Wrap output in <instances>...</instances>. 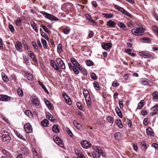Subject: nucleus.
Returning <instances> with one entry per match:
<instances>
[{"instance_id":"f257e3e1","label":"nucleus","mask_w":158,"mask_h":158,"mask_svg":"<svg viewBox=\"0 0 158 158\" xmlns=\"http://www.w3.org/2000/svg\"><path fill=\"white\" fill-rule=\"evenodd\" d=\"M94 150L92 152V155L94 158H99L102 155L104 156L105 155L104 150L103 148L100 147H95L93 148Z\"/></svg>"},{"instance_id":"f03ea898","label":"nucleus","mask_w":158,"mask_h":158,"mask_svg":"<svg viewBox=\"0 0 158 158\" xmlns=\"http://www.w3.org/2000/svg\"><path fill=\"white\" fill-rule=\"evenodd\" d=\"M71 61L73 65L77 67V68L80 71H81L82 73L84 75H87L86 70L84 68L82 67L78 62L77 61V60H70Z\"/></svg>"},{"instance_id":"7ed1b4c3","label":"nucleus","mask_w":158,"mask_h":158,"mask_svg":"<svg viewBox=\"0 0 158 158\" xmlns=\"http://www.w3.org/2000/svg\"><path fill=\"white\" fill-rule=\"evenodd\" d=\"M10 137L9 135V133L5 130H3V135L2 136L1 139L2 141L7 143L10 142Z\"/></svg>"},{"instance_id":"20e7f679","label":"nucleus","mask_w":158,"mask_h":158,"mask_svg":"<svg viewBox=\"0 0 158 158\" xmlns=\"http://www.w3.org/2000/svg\"><path fill=\"white\" fill-rule=\"evenodd\" d=\"M145 30L142 27H135L131 30L132 33L135 35H142Z\"/></svg>"},{"instance_id":"39448f33","label":"nucleus","mask_w":158,"mask_h":158,"mask_svg":"<svg viewBox=\"0 0 158 158\" xmlns=\"http://www.w3.org/2000/svg\"><path fill=\"white\" fill-rule=\"evenodd\" d=\"M41 13L45 17L48 19L53 21H58L59 19L54 15L49 14L45 11H41Z\"/></svg>"},{"instance_id":"423d86ee","label":"nucleus","mask_w":158,"mask_h":158,"mask_svg":"<svg viewBox=\"0 0 158 158\" xmlns=\"http://www.w3.org/2000/svg\"><path fill=\"white\" fill-rule=\"evenodd\" d=\"M139 55L145 58H153L154 55L150 54L146 51H142L139 52Z\"/></svg>"},{"instance_id":"0eeeda50","label":"nucleus","mask_w":158,"mask_h":158,"mask_svg":"<svg viewBox=\"0 0 158 158\" xmlns=\"http://www.w3.org/2000/svg\"><path fill=\"white\" fill-rule=\"evenodd\" d=\"M53 139L56 143L61 147L63 148L64 146V143L59 137L54 136Z\"/></svg>"},{"instance_id":"6e6552de","label":"nucleus","mask_w":158,"mask_h":158,"mask_svg":"<svg viewBox=\"0 0 158 158\" xmlns=\"http://www.w3.org/2000/svg\"><path fill=\"white\" fill-rule=\"evenodd\" d=\"M24 128L26 132L27 133H30L32 132V128L31 125L29 123L25 124L24 126Z\"/></svg>"},{"instance_id":"1a4fd4ad","label":"nucleus","mask_w":158,"mask_h":158,"mask_svg":"<svg viewBox=\"0 0 158 158\" xmlns=\"http://www.w3.org/2000/svg\"><path fill=\"white\" fill-rule=\"evenodd\" d=\"M51 66L53 67L55 70L60 72L61 69L59 68L58 64H57L53 60H51L50 61Z\"/></svg>"},{"instance_id":"9d476101","label":"nucleus","mask_w":158,"mask_h":158,"mask_svg":"<svg viewBox=\"0 0 158 158\" xmlns=\"http://www.w3.org/2000/svg\"><path fill=\"white\" fill-rule=\"evenodd\" d=\"M112 46V44L110 43H103L102 44V47L105 50H108L110 49Z\"/></svg>"},{"instance_id":"9b49d317","label":"nucleus","mask_w":158,"mask_h":158,"mask_svg":"<svg viewBox=\"0 0 158 158\" xmlns=\"http://www.w3.org/2000/svg\"><path fill=\"white\" fill-rule=\"evenodd\" d=\"M63 96L66 102L69 105H71L72 102L70 98L67 95L66 93H63L62 95Z\"/></svg>"},{"instance_id":"f8f14e48","label":"nucleus","mask_w":158,"mask_h":158,"mask_svg":"<svg viewBox=\"0 0 158 158\" xmlns=\"http://www.w3.org/2000/svg\"><path fill=\"white\" fill-rule=\"evenodd\" d=\"M82 146L84 148H87L90 146V143L89 141L84 140L82 141L81 143Z\"/></svg>"},{"instance_id":"ddd939ff","label":"nucleus","mask_w":158,"mask_h":158,"mask_svg":"<svg viewBox=\"0 0 158 158\" xmlns=\"http://www.w3.org/2000/svg\"><path fill=\"white\" fill-rule=\"evenodd\" d=\"M32 98L31 101L32 103L36 106H38L40 104V102L38 98L35 96H32Z\"/></svg>"},{"instance_id":"4468645a","label":"nucleus","mask_w":158,"mask_h":158,"mask_svg":"<svg viewBox=\"0 0 158 158\" xmlns=\"http://www.w3.org/2000/svg\"><path fill=\"white\" fill-rule=\"evenodd\" d=\"M15 47L16 50L19 52H21L23 51L22 49V45L20 42L18 41L16 42Z\"/></svg>"},{"instance_id":"2eb2a0df","label":"nucleus","mask_w":158,"mask_h":158,"mask_svg":"<svg viewBox=\"0 0 158 158\" xmlns=\"http://www.w3.org/2000/svg\"><path fill=\"white\" fill-rule=\"evenodd\" d=\"M56 62L58 66H60L62 69H65V66L62 60H56Z\"/></svg>"},{"instance_id":"dca6fc26","label":"nucleus","mask_w":158,"mask_h":158,"mask_svg":"<svg viewBox=\"0 0 158 158\" xmlns=\"http://www.w3.org/2000/svg\"><path fill=\"white\" fill-rule=\"evenodd\" d=\"M10 98L6 95H0V101H8L10 100Z\"/></svg>"},{"instance_id":"f3484780","label":"nucleus","mask_w":158,"mask_h":158,"mask_svg":"<svg viewBox=\"0 0 158 158\" xmlns=\"http://www.w3.org/2000/svg\"><path fill=\"white\" fill-rule=\"evenodd\" d=\"M73 124L75 127H76L77 128L80 130H83V127L82 125L77 123V121L74 120L73 121Z\"/></svg>"},{"instance_id":"a211bd4d","label":"nucleus","mask_w":158,"mask_h":158,"mask_svg":"<svg viewBox=\"0 0 158 158\" xmlns=\"http://www.w3.org/2000/svg\"><path fill=\"white\" fill-rule=\"evenodd\" d=\"M106 25L111 27H114L116 25V23L111 20H109L107 22Z\"/></svg>"},{"instance_id":"6ab92c4d","label":"nucleus","mask_w":158,"mask_h":158,"mask_svg":"<svg viewBox=\"0 0 158 158\" xmlns=\"http://www.w3.org/2000/svg\"><path fill=\"white\" fill-rule=\"evenodd\" d=\"M25 77L28 80L30 81L32 80L33 79L32 74L30 73H26L25 75Z\"/></svg>"},{"instance_id":"aec40b11","label":"nucleus","mask_w":158,"mask_h":158,"mask_svg":"<svg viewBox=\"0 0 158 158\" xmlns=\"http://www.w3.org/2000/svg\"><path fill=\"white\" fill-rule=\"evenodd\" d=\"M22 19L21 18H19L15 21V23L16 26H20L22 25Z\"/></svg>"},{"instance_id":"412c9836","label":"nucleus","mask_w":158,"mask_h":158,"mask_svg":"<svg viewBox=\"0 0 158 158\" xmlns=\"http://www.w3.org/2000/svg\"><path fill=\"white\" fill-rule=\"evenodd\" d=\"M146 133L148 136H153L154 133L153 132V130L150 128H148L147 129Z\"/></svg>"},{"instance_id":"4be33fe9","label":"nucleus","mask_w":158,"mask_h":158,"mask_svg":"<svg viewBox=\"0 0 158 158\" xmlns=\"http://www.w3.org/2000/svg\"><path fill=\"white\" fill-rule=\"evenodd\" d=\"M87 105L89 108L92 107V102L91 100L90 97L85 99Z\"/></svg>"},{"instance_id":"5701e85b","label":"nucleus","mask_w":158,"mask_h":158,"mask_svg":"<svg viewBox=\"0 0 158 158\" xmlns=\"http://www.w3.org/2000/svg\"><path fill=\"white\" fill-rule=\"evenodd\" d=\"M83 94L85 99L90 98L89 93L88 91L86 89H85L83 91Z\"/></svg>"},{"instance_id":"b1692460","label":"nucleus","mask_w":158,"mask_h":158,"mask_svg":"<svg viewBox=\"0 0 158 158\" xmlns=\"http://www.w3.org/2000/svg\"><path fill=\"white\" fill-rule=\"evenodd\" d=\"M115 110L118 116L120 118H122L123 117L122 113L119 108L118 107H116L115 109Z\"/></svg>"},{"instance_id":"393cba45","label":"nucleus","mask_w":158,"mask_h":158,"mask_svg":"<svg viewBox=\"0 0 158 158\" xmlns=\"http://www.w3.org/2000/svg\"><path fill=\"white\" fill-rule=\"evenodd\" d=\"M153 99L155 101H158V92H154L152 94Z\"/></svg>"},{"instance_id":"a878e982","label":"nucleus","mask_w":158,"mask_h":158,"mask_svg":"<svg viewBox=\"0 0 158 158\" xmlns=\"http://www.w3.org/2000/svg\"><path fill=\"white\" fill-rule=\"evenodd\" d=\"M141 148L143 151H145L147 148L146 143L144 142H142L141 143Z\"/></svg>"},{"instance_id":"bb28decb","label":"nucleus","mask_w":158,"mask_h":158,"mask_svg":"<svg viewBox=\"0 0 158 158\" xmlns=\"http://www.w3.org/2000/svg\"><path fill=\"white\" fill-rule=\"evenodd\" d=\"M114 15L113 14H103V16L104 17L108 19H110L114 17Z\"/></svg>"},{"instance_id":"cd10ccee","label":"nucleus","mask_w":158,"mask_h":158,"mask_svg":"<svg viewBox=\"0 0 158 158\" xmlns=\"http://www.w3.org/2000/svg\"><path fill=\"white\" fill-rule=\"evenodd\" d=\"M42 125L44 127H47L48 125L49 121L46 119H44L41 122Z\"/></svg>"},{"instance_id":"c85d7f7f","label":"nucleus","mask_w":158,"mask_h":158,"mask_svg":"<svg viewBox=\"0 0 158 158\" xmlns=\"http://www.w3.org/2000/svg\"><path fill=\"white\" fill-rule=\"evenodd\" d=\"M58 127L59 126L57 125H54L52 127L53 131L55 133H58L60 131Z\"/></svg>"},{"instance_id":"c756f323","label":"nucleus","mask_w":158,"mask_h":158,"mask_svg":"<svg viewBox=\"0 0 158 158\" xmlns=\"http://www.w3.org/2000/svg\"><path fill=\"white\" fill-rule=\"evenodd\" d=\"M31 151L33 153V155L34 158H38L39 156L36 150L34 148H32L31 149Z\"/></svg>"},{"instance_id":"7c9ffc66","label":"nucleus","mask_w":158,"mask_h":158,"mask_svg":"<svg viewBox=\"0 0 158 158\" xmlns=\"http://www.w3.org/2000/svg\"><path fill=\"white\" fill-rule=\"evenodd\" d=\"M39 85L41 86L43 89L44 90L45 92H46L47 94H49V92L48 91L47 89H46L43 83L41 81H39Z\"/></svg>"},{"instance_id":"2f4dec72","label":"nucleus","mask_w":158,"mask_h":158,"mask_svg":"<svg viewBox=\"0 0 158 158\" xmlns=\"http://www.w3.org/2000/svg\"><path fill=\"white\" fill-rule=\"evenodd\" d=\"M2 76L3 80L6 82H8L9 81V79L7 77L5 73H3L2 74Z\"/></svg>"},{"instance_id":"473e14b6","label":"nucleus","mask_w":158,"mask_h":158,"mask_svg":"<svg viewBox=\"0 0 158 158\" xmlns=\"http://www.w3.org/2000/svg\"><path fill=\"white\" fill-rule=\"evenodd\" d=\"M114 7L115 9L117 10H118L122 13H123L124 10L123 8H122L117 5H114Z\"/></svg>"},{"instance_id":"72a5a7b5","label":"nucleus","mask_w":158,"mask_h":158,"mask_svg":"<svg viewBox=\"0 0 158 158\" xmlns=\"http://www.w3.org/2000/svg\"><path fill=\"white\" fill-rule=\"evenodd\" d=\"M70 30V28L69 27H66L64 28L63 30V33L66 34H69Z\"/></svg>"},{"instance_id":"f704fd0d","label":"nucleus","mask_w":158,"mask_h":158,"mask_svg":"<svg viewBox=\"0 0 158 158\" xmlns=\"http://www.w3.org/2000/svg\"><path fill=\"white\" fill-rule=\"evenodd\" d=\"M76 64H75L74 65H73V70L74 73L76 75H77L79 74V72L78 69L77 68V67L76 66Z\"/></svg>"},{"instance_id":"c9c22d12","label":"nucleus","mask_w":158,"mask_h":158,"mask_svg":"<svg viewBox=\"0 0 158 158\" xmlns=\"http://www.w3.org/2000/svg\"><path fill=\"white\" fill-rule=\"evenodd\" d=\"M116 123L120 128H122L123 127V125L120 120H117L116 121Z\"/></svg>"},{"instance_id":"e433bc0d","label":"nucleus","mask_w":158,"mask_h":158,"mask_svg":"<svg viewBox=\"0 0 158 158\" xmlns=\"http://www.w3.org/2000/svg\"><path fill=\"white\" fill-rule=\"evenodd\" d=\"M72 6V5L70 4H66L64 5V6L67 10L69 11L71 9Z\"/></svg>"},{"instance_id":"4c0bfd02","label":"nucleus","mask_w":158,"mask_h":158,"mask_svg":"<svg viewBox=\"0 0 158 158\" xmlns=\"http://www.w3.org/2000/svg\"><path fill=\"white\" fill-rule=\"evenodd\" d=\"M93 85L95 89L97 90H98L100 89V88L99 86L98 83L97 82H94L93 83Z\"/></svg>"},{"instance_id":"58836bf2","label":"nucleus","mask_w":158,"mask_h":158,"mask_svg":"<svg viewBox=\"0 0 158 158\" xmlns=\"http://www.w3.org/2000/svg\"><path fill=\"white\" fill-rule=\"evenodd\" d=\"M143 100L141 101L139 103L137 108L138 109H141L143 106Z\"/></svg>"},{"instance_id":"ea45409f","label":"nucleus","mask_w":158,"mask_h":158,"mask_svg":"<svg viewBox=\"0 0 158 158\" xmlns=\"http://www.w3.org/2000/svg\"><path fill=\"white\" fill-rule=\"evenodd\" d=\"M85 63L88 66H90L93 65V62L91 60H86Z\"/></svg>"},{"instance_id":"a19ab883","label":"nucleus","mask_w":158,"mask_h":158,"mask_svg":"<svg viewBox=\"0 0 158 158\" xmlns=\"http://www.w3.org/2000/svg\"><path fill=\"white\" fill-rule=\"evenodd\" d=\"M17 92L18 95L20 96H23V92L22 89L20 88H19L17 90Z\"/></svg>"},{"instance_id":"79ce46f5","label":"nucleus","mask_w":158,"mask_h":158,"mask_svg":"<svg viewBox=\"0 0 158 158\" xmlns=\"http://www.w3.org/2000/svg\"><path fill=\"white\" fill-rule=\"evenodd\" d=\"M41 26L46 32L47 33H51V31L44 25H41Z\"/></svg>"},{"instance_id":"37998d69","label":"nucleus","mask_w":158,"mask_h":158,"mask_svg":"<svg viewBox=\"0 0 158 158\" xmlns=\"http://www.w3.org/2000/svg\"><path fill=\"white\" fill-rule=\"evenodd\" d=\"M65 131L67 133L71 136L72 137L73 136V134L71 130L68 128L66 127L65 128Z\"/></svg>"},{"instance_id":"c03bdc74","label":"nucleus","mask_w":158,"mask_h":158,"mask_svg":"<svg viewBox=\"0 0 158 158\" xmlns=\"http://www.w3.org/2000/svg\"><path fill=\"white\" fill-rule=\"evenodd\" d=\"M41 42L44 48L46 49L47 47V45L46 40L44 39H42L41 40Z\"/></svg>"},{"instance_id":"a18cd8bd","label":"nucleus","mask_w":158,"mask_h":158,"mask_svg":"<svg viewBox=\"0 0 158 158\" xmlns=\"http://www.w3.org/2000/svg\"><path fill=\"white\" fill-rule=\"evenodd\" d=\"M123 13L130 18H131L132 17V15L129 13L127 12L125 10H124L123 12Z\"/></svg>"},{"instance_id":"49530a36","label":"nucleus","mask_w":158,"mask_h":158,"mask_svg":"<svg viewBox=\"0 0 158 158\" xmlns=\"http://www.w3.org/2000/svg\"><path fill=\"white\" fill-rule=\"evenodd\" d=\"M106 119L108 122L112 124L113 122V118L110 116H108L107 118Z\"/></svg>"},{"instance_id":"de8ad7c7","label":"nucleus","mask_w":158,"mask_h":158,"mask_svg":"<svg viewBox=\"0 0 158 158\" xmlns=\"http://www.w3.org/2000/svg\"><path fill=\"white\" fill-rule=\"evenodd\" d=\"M118 25L120 28H123V29L126 28V27L125 24L123 23H118Z\"/></svg>"},{"instance_id":"09e8293b","label":"nucleus","mask_w":158,"mask_h":158,"mask_svg":"<svg viewBox=\"0 0 158 158\" xmlns=\"http://www.w3.org/2000/svg\"><path fill=\"white\" fill-rule=\"evenodd\" d=\"M57 51L60 53L62 51V45L61 44H59L57 46Z\"/></svg>"},{"instance_id":"8fccbe9b","label":"nucleus","mask_w":158,"mask_h":158,"mask_svg":"<svg viewBox=\"0 0 158 158\" xmlns=\"http://www.w3.org/2000/svg\"><path fill=\"white\" fill-rule=\"evenodd\" d=\"M151 110L153 111L156 110V111H158V104H156L151 108Z\"/></svg>"},{"instance_id":"3c124183","label":"nucleus","mask_w":158,"mask_h":158,"mask_svg":"<svg viewBox=\"0 0 158 158\" xmlns=\"http://www.w3.org/2000/svg\"><path fill=\"white\" fill-rule=\"evenodd\" d=\"M141 83L144 85H148V81L145 79H143L142 80Z\"/></svg>"},{"instance_id":"603ef678","label":"nucleus","mask_w":158,"mask_h":158,"mask_svg":"<svg viewBox=\"0 0 158 158\" xmlns=\"http://www.w3.org/2000/svg\"><path fill=\"white\" fill-rule=\"evenodd\" d=\"M120 134L119 132H117L114 134V137L115 139L119 140L120 139Z\"/></svg>"},{"instance_id":"864d4df0","label":"nucleus","mask_w":158,"mask_h":158,"mask_svg":"<svg viewBox=\"0 0 158 158\" xmlns=\"http://www.w3.org/2000/svg\"><path fill=\"white\" fill-rule=\"evenodd\" d=\"M77 105L79 109L81 110H83L84 107H83L82 106L81 103L79 102H77Z\"/></svg>"},{"instance_id":"5fc2aeb1","label":"nucleus","mask_w":158,"mask_h":158,"mask_svg":"<svg viewBox=\"0 0 158 158\" xmlns=\"http://www.w3.org/2000/svg\"><path fill=\"white\" fill-rule=\"evenodd\" d=\"M41 35L44 38L47 40H48V37L47 35L45 34L44 32H42L41 33Z\"/></svg>"},{"instance_id":"6e6d98bb","label":"nucleus","mask_w":158,"mask_h":158,"mask_svg":"<svg viewBox=\"0 0 158 158\" xmlns=\"http://www.w3.org/2000/svg\"><path fill=\"white\" fill-rule=\"evenodd\" d=\"M25 114L28 116L30 117V115H32V114L29 110H26L25 112Z\"/></svg>"},{"instance_id":"4d7b16f0","label":"nucleus","mask_w":158,"mask_h":158,"mask_svg":"<svg viewBox=\"0 0 158 158\" xmlns=\"http://www.w3.org/2000/svg\"><path fill=\"white\" fill-rule=\"evenodd\" d=\"M9 27L11 32H12L14 31L15 30L14 27L12 25L9 24Z\"/></svg>"},{"instance_id":"13d9d810","label":"nucleus","mask_w":158,"mask_h":158,"mask_svg":"<svg viewBox=\"0 0 158 158\" xmlns=\"http://www.w3.org/2000/svg\"><path fill=\"white\" fill-rule=\"evenodd\" d=\"M91 78L94 80H96L97 78L96 74L94 73H92L91 74Z\"/></svg>"},{"instance_id":"bf43d9fd","label":"nucleus","mask_w":158,"mask_h":158,"mask_svg":"<svg viewBox=\"0 0 158 158\" xmlns=\"http://www.w3.org/2000/svg\"><path fill=\"white\" fill-rule=\"evenodd\" d=\"M28 54L29 55L31 58L32 59H34V58H35V56L33 55V54L31 51L29 52Z\"/></svg>"},{"instance_id":"052dcab7","label":"nucleus","mask_w":158,"mask_h":158,"mask_svg":"<svg viewBox=\"0 0 158 158\" xmlns=\"http://www.w3.org/2000/svg\"><path fill=\"white\" fill-rule=\"evenodd\" d=\"M153 30L155 32L157 33L158 32V28L157 26H153L152 27Z\"/></svg>"},{"instance_id":"680f3d73","label":"nucleus","mask_w":158,"mask_h":158,"mask_svg":"<svg viewBox=\"0 0 158 158\" xmlns=\"http://www.w3.org/2000/svg\"><path fill=\"white\" fill-rule=\"evenodd\" d=\"M85 16L89 21H90L92 19V17L91 15L88 14H86L85 15Z\"/></svg>"},{"instance_id":"e2e57ef3","label":"nucleus","mask_w":158,"mask_h":158,"mask_svg":"<svg viewBox=\"0 0 158 158\" xmlns=\"http://www.w3.org/2000/svg\"><path fill=\"white\" fill-rule=\"evenodd\" d=\"M152 112H151L150 113V114L151 116H153L154 115H155L157 114V112L156 110H153L152 111Z\"/></svg>"},{"instance_id":"0e129e2a","label":"nucleus","mask_w":158,"mask_h":158,"mask_svg":"<svg viewBox=\"0 0 158 158\" xmlns=\"http://www.w3.org/2000/svg\"><path fill=\"white\" fill-rule=\"evenodd\" d=\"M49 120L52 122H54L55 121V119L54 118L53 116L52 115L51 116H50L48 118Z\"/></svg>"},{"instance_id":"69168bd1","label":"nucleus","mask_w":158,"mask_h":158,"mask_svg":"<svg viewBox=\"0 0 158 158\" xmlns=\"http://www.w3.org/2000/svg\"><path fill=\"white\" fill-rule=\"evenodd\" d=\"M77 155L78 157L77 158H85V156L83 154H77Z\"/></svg>"},{"instance_id":"338daca9","label":"nucleus","mask_w":158,"mask_h":158,"mask_svg":"<svg viewBox=\"0 0 158 158\" xmlns=\"http://www.w3.org/2000/svg\"><path fill=\"white\" fill-rule=\"evenodd\" d=\"M44 101L47 106L51 104L47 99H44Z\"/></svg>"},{"instance_id":"774afa93","label":"nucleus","mask_w":158,"mask_h":158,"mask_svg":"<svg viewBox=\"0 0 158 158\" xmlns=\"http://www.w3.org/2000/svg\"><path fill=\"white\" fill-rule=\"evenodd\" d=\"M94 35L92 31H89V34H88V36L89 38H92L93 37Z\"/></svg>"}]
</instances>
